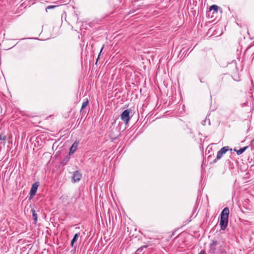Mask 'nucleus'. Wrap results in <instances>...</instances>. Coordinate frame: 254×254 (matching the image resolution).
<instances>
[{
  "mask_svg": "<svg viewBox=\"0 0 254 254\" xmlns=\"http://www.w3.org/2000/svg\"><path fill=\"white\" fill-rule=\"evenodd\" d=\"M6 139V135L3 133H1L0 134V140H5Z\"/></svg>",
  "mask_w": 254,
  "mask_h": 254,
  "instance_id": "obj_13",
  "label": "nucleus"
},
{
  "mask_svg": "<svg viewBox=\"0 0 254 254\" xmlns=\"http://www.w3.org/2000/svg\"><path fill=\"white\" fill-rule=\"evenodd\" d=\"M198 254H205V252L203 250H202Z\"/></svg>",
  "mask_w": 254,
  "mask_h": 254,
  "instance_id": "obj_16",
  "label": "nucleus"
},
{
  "mask_svg": "<svg viewBox=\"0 0 254 254\" xmlns=\"http://www.w3.org/2000/svg\"><path fill=\"white\" fill-rule=\"evenodd\" d=\"M248 146H245L244 147L241 148L239 150H237L236 149H234V150L236 152L238 155L242 154L247 148Z\"/></svg>",
  "mask_w": 254,
  "mask_h": 254,
  "instance_id": "obj_9",
  "label": "nucleus"
},
{
  "mask_svg": "<svg viewBox=\"0 0 254 254\" xmlns=\"http://www.w3.org/2000/svg\"><path fill=\"white\" fill-rule=\"evenodd\" d=\"M68 159H69L68 158V159H67L64 160V161H66V162H67V161L68 160Z\"/></svg>",
  "mask_w": 254,
  "mask_h": 254,
  "instance_id": "obj_18",
  "label": "nucleus"
},
{
  "mask_svg": "<svg viewBox=\"0 0 254 254\" xmlns=\"http://www.w3.org/2000/svg\"><path fill=\"white\" fill-rule=\"evenodd\" d=\"M39 186V185L38 182H36L32 185L30 192V195L31 197L35 195Z\"/></svg>",
  "mask_w": 254,
  "mask_h": 254,
  "instance_id": "obj_5",
  "label": "nucleus"
},
{
  "mask_svg": "<svg viewBox=\"0 0 254 254\" xmlns=\"http://www.w3.org/2000/svg\"><path fill=\"white\" fill-rule=\"evenodd\" d=\"M103 49V47H102V49H101V51H100V53H99V56H98V58H97V60H96V63L97 62V61H98V59H99V56H100V54H101V52H102V51Z\"/></svg>",
  "mask_w": 254,
  "mask_h": 254,
  "instance_id": "obj_17",
  "label": "nucleus"
},
{
  "mask_svg": "<svg viewBox=\"0 0 254 254\" xmlns=\"http://www.w3.org/2000/svg\"><path fill=\"white\" fill-rule=\"evenodd\" d=\"M131 113V110L130 109L125 110L121 115V120L125 123L127 124L131 116L130 114Z\"/></svg>",
  "mask_w": 254,
  "mask_h": 254,
  "instance_id": "obj_2",
  "label": "nucleus"
},
{
  "mask_svg": "<svg viewBox=\"0 0 254 254\" xmlns=\"http://www.w3.org/2000/svg\"><path fill=\"white\" fill-rule=\"evenodd\" d=\"M68 159H69L68 158V159H67L64 160V161H66V162H67V161L68 160Z\"/></svg>",
  "mask_w": 254,
  "mask_h": 254,
  "instance_id": "obj_19",
  "label": "nucleus"
},
{
  "mask_svg": "<svg viewBox=\"0 0 254 254\" xmlns=\"http://www.w3.org/2000/svg\"><path fill=\"white\" fill-rule=\"evenodd\" d=\"M88 104V101L87 100L86 101L84 102L82 104L81 110L85 108Z\"/></svg>",
  "mask_w": 254,
  "mask_h": 254,
  "instance_id": "obj_12",
  "label": "nucleus"
},
{
  "mask_svg": "<svg viewBox=\"0 0 254 254\" xmlns=\"http://www.w3.org/2000/svg\"><path fill=\"white\" fill-rule=\"evenodd\" d=\"M31 212L32 213V216H33L34 223L36 224L37 222V218H38L37 214L36 212V211L34 209H32Z\"/></svg>",
  "mask_w": 254,
  "mask_h": 254,
  "instance_id": "obj_10",
  "label": "nucleus"
},
{
  "mask_svg": "<svg viewBox=\"0 0 254 254\" xmlns=\"http://www.w3.org/2000/svg\"><path fill=\"white\" fill-rule=\"evenodd\" d=\"M218 244L217 241L213 240L212 243L210 244V251L212 253L216 252L215 247Z\"/></svg>",
  "mask_w": 254,
  "mask_h": 254,
  "instance_id": "obj_7",
  "label": "nucleus"
},
{
  "mask_svg": "<svg viewBox=\"0 0 254 254\" xmlns=\"http://www.w3.org/2000/svg\"><path fill=\"white\" fill-rule=\"evenodd\" d=\"M218 6L216 5H212L211 6H210V7H209L210 11L214 10L216 12L218 11Z\"/></svg>",
  "mask_w": 254,
  "mask_h": 254,
  "instance_id": "obj_11",
  "label": "nucleus"
},
{
  "mask_svg": "<svg viewBox=\"0 0 254 254\" xmlns=\"http://www.w3.org/2000/svg\"><path fill=\"white\" fill-rule=\"evenodd\" d=\"M79 235H80L79 233H77L74 235L73 239H72V240L71 241V247H73L74 243L77 241L78 238L79 237Z\"/></svg>",
  "mask_w": 254,
  "mask_h": 254,
  "instance_id": "obj_8",
  "label": "nucleus"
},
{
  "mask_svg": "<svg viewBox=\"0 0 254 254\" xmlns=\"http://www.w3.org/2000/svg\"><path fill=\"white\" fill-rule=\"evenodd\" d=\"M82 177V175L79 171L74 172L72 176V181L74 183L79 181Z\"/></svg>",
  "mask_w": 254,
  "mask_h": 254,
  "instance_id": "obj_4",
  "label": "nucleus"
},
{
  "mask_svg": "<svg viewBox=\"0 0 254 254\" xmlns=\"http://www.w3.org/2000/svg\"><path fill=\"white\" fill-rule=\"evenodd\" d=\"M228 150H229L228 146H224V147H222L220 150H219L217 152V157H216V158L214 160L215 162L216 161V160H219L220 158H221L223 156V154L226 153V152Z\"/></svg>",
  "mask_w": 254,
  "mask_h": 254,
  "instance_id": "obj_3",
  "label": "nucleus"
},
{
  "mask_svg": "<svg viewBox=\"0 0 254 254\" xmlns=\"http://www.w3.org/2000/svg\"><path fill=\"white\" fill-rule=\"evenodd\" d=\"M253 59H254V53H253Z\"/></svg>",
  "mask_w": 254,
  "mask_h": 254,
  "instance_id": "obj_20",
  "label": "nucleus"
},
{
  "mask_svg": "<svg viewBox=\"0 0 254 254\" xmlns=\"http://www.w3.org/2000/svg\"><path fill=\"white\" fill-rule=\"evenodd\" d=\"M78 144H79V142L77 141H75L72 144V145H71V146L70 147V148L69 149V155L73 154L76 151L78 146Z\"/></svg>",
  "mask_w": 254,
  "mask_h": 254,
  "instance_id": "obj_6",
  "label": "nucleus"
},
{
  "mask_svg": "<svg viewBox=\"0 0 254 254\" xmlns=\"http://www.w3.org/2000/svg\"><path fill=\"white\" fill-rule=\"evenodd\" d=\"M56 5H49L47 7V8H46V11H48V9H52V8H54L55 7H56Z\"/></svg>",
  "mask_w": 254,
  "mask_h": 254,
  "instance_id": "obj_15",
  "label": "nucleus"
},
{
  "mask_svg": "<svg viewBox=\"0 0 254 254\" xmlns=\"http://www.w3.org/2000/svg\"><path fill=\"white\" fill-rule=\"evenodd\" d=\"M147 246H142L140 248H138L137 250V252L139 253V252H141L142 251V250L145 249V248H146Z\"/></svg>",
  "mask_w": 254,
  "mask_h": 254,
  "instance_id": "obj_14",
  "label": "nucleus"
},
{
  "mask_svg": "<svg viewBox=\"0 0 254 254\" xmlns=\"http://www.w3.org/2000/svg\"><path fill=\"white\" fill-rule=\"evenodd\" d=\"M229 214V209L228 207L224 208L221 212L220 225L222 230H225L227 226Z\"/></svg>",
  "mask_w": 254,
  "mask_h": 254,
  "instance_id": "obj_1",
  "label": "nucleus"
}]
</instances>
